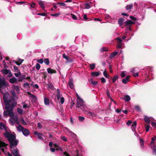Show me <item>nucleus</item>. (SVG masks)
Returning <instances> with one entry per match:
<instances>
[{
	"mask_svg": "<svg viewBox=\"0 0 156 156\" xmlns=\"http://www.w3.org/2000/svg\"><path fill=\"white\" fill-rule=\"evenodd\" d=\"M36 69L37 70H39L41 67V66L39 63H37L35 66Z\"/></svg>",
	"mask_w": 156,
	"mask_h": 156,
	"instance_id": "09e8293b",
	"label": "nucleus"
},
{
	"mask_svg": "<svg viewBox=\"0 0 156 156\" xmlns=\"http://www.w3.org/2000/svg\"><path fill=\"white\" fill-rule=\"evenodd\" d=\"M115 40L118 41V42L121 43L122 42V40L119 37H117L116 38Z\"/></svg>",
	"mask_w": 156,
	"mask_h": 156,
	"instance_id": "052dcab7",
	"label": "nucleus"
},
{
	"mask_svg": "<svg viewBox=\"0 0 156 156\" xmlns=\"http://www.w3.org/2000/svg\"><path fill=\"white\" fill-rule=\"evenodd\" d=\"M71 15L73 19L75 20H77V17L75 15L73 14L72 13H71Z\"/></svg>",
	"mask_w": 156,
	"mask_h": 156,
	"instance_id": "a18cd8bd",
	"label": "nucleus"
},
{
	"mask_svg": "<svg viewBox=\"0 0 156 156\" xmlns=\"http://www.w3.org/2000/svg\"><path fill=\"white\" fill-rule=\"evenodd\" d=\"M9 82L11 83H14L17 82V79L15 77L10 79L9 80Z\"/></svg>",
	"mask_w": 156,
	"mask_h": 156,
	"instance_id": "2eb2a0df",
	"label": "nucleus"
},
{
	"mask_svg": "<svg viewBox=\"0 0 156 156\" xmlns=\"http://www.w3.org/2000/svg\"><path fill=\"white\" fill-rule=\"evenodd\" d=\"M107 51V49L106 47H103L100 49V51L102 52L105 51Z\"/></svg>",
	"mask_w": 156,
	"mask_h": 156,
	"instance_id": "79ce46f5",
	"label": "nucleus"
},
{
	"mask_svg": "<svg viewBox=\"0 0 156 156\" xmlns=\"http://www.w3.org/2000/svg\"><path fill=\"white\" fill-rule=\"evenodd\" d=\"M1 72L3 74L7 75L9 74V77H11L12 75L10 72V71L9 70H8L5 69H3L1 70Z\"/></svg>",
	"mask_w": 156,
	"mask_h": 156,
	"instance_id": "6e6552de",
	"label": "nucleus"
},
{
	"mask_svg": "<svg viewBox=\"0 0 156 156\" xmlns=\"http://www.w3.org/2000/svg\"><path fill=\"white\" fill-rule=\"evenodd\" d=\"M91 76H94V77H97L99 75L100 73H99L97 72H93L91 73Z\"/></svg>",
	"mask_w": 156,
	"mask_h": 156,
	"instance_id": "5701e85b",
	"label": "nucleus"
},
{
	"mask_svg": "<svg viewBox=\"0 0 156 156\" xmlns=\"http://www.w3.org/2000/svg\"><path fill=\"white\" fill-rule=\"evenodd\" d=\"M117 17L116 15H113L112 16H111L110 19V23L112 24H115L116 23Z\"/></svg>",
	"mask_w": 156,
	"mask_h": 156,
	"instance_id": "1a4fd4ad",
	"label": "nucleus"
},
{
	"mask_svg": "<svg viewBox=\"0 0 156 156\" xmlns=\"http://www.w3.org/2000/svg\"><path fill=\"white\" fill-rule=\"evenodd\" d=\"M79 120L81 122H83L85 119V118L83 116H79L78 117Z\"/></svg>",
	"mask_w": 156,
	"mask_h": 156,
	"instance_id": "e433bc0d",
	"label": "nucleus"
},
{
	"mask_svg": "<svg viewBox=\"0 0 156 156\" xmlns=\"http://www.w3.org/2000/svg\"><path fill=\"white\" fill-rule=\"evenodd\" d=\"M28 94L30 95V97L31 98H33V99H36V98L37 97L36 96H35V95L32 94H31L29 92H28Z\"/></svg>",
	"mask_w": 156,
	"mask_h": 156,
	"instance_id": "473e14b6",
	"label": "nucleus"
},
{
	"mask_svg": "<svg viewBox=\"0 0 156 156\" xmlns=\"http://www.w3.org/2000/svg\"><path fill=\"white\" fill-rule=\"evenodd\" d=\"M132 122L131 120H128L126 122V124L128 126H129L131 125Z\"/></svg>",
	"mask_w": 156,
	"mask_h": 156,
	"instance_id": "69168bd1",
	"label": "nucleus"
},
{
	"mask_svg": "<svg viewBox=\"0 0 156 156\" xmlns=\"http://www.w3.org/2000/svg\"><path fill=\"white\" fill-rule=\"evenodd\" d=\"M133 7V4H131L127 5L126 7V8L127 10H131L132 8Z\"/></svg>",
	"mask_w": 156,
	"mask_h": 156,
	"instance_id": "393cba45",
	"label": "nucleus"
},
{
	"mask_svg": "<svg viewBox=\"0 0 156 156\" xmlns=\"http://www.w3.org/2000/svg\"><path fill=\"white\" fill-rule=\"evenodd\" d=\"M56 150H60L61 151H63V149L61 147H59L58 146H56Z\"/></svg>",
	"mask_w": 156,
	"mask_h": 156,
	"instance_id": "603ef678",
	"label": "nucleus"
},
{
	"mask_svg": "<svg viewBox=\"0 0 156 156\" xmlns=\"http://www.w3.org/2000/svg\"><path fill=\"white\" fill-rule=\"evenodd\" d=\"M136 121L134 122L131 126V129L132 131L135 132L136 128Z\"/></svg>",
	"mask_w": 156,
	"mask_h": 156,
	"instance_id": "4468645a",
	"label": "nucleus"
},
{
	"mask_svg": "<svg viewBox=\"0 0 156 156\" xmlns=\"http://www.w3.org/2000/svg\"><path fill=\"white\" fill-rule=\"evenodd\" d=\"M124 100L126 101H129L130 100V98L128 95H126L124 98Z\"/></svg>",
	"mask_w": 156,
	"mask_h": 156,
	"instance_id": "cd10ccee",
	"label": "nucleus"
},
{
	"mask_svg": "<svg viewBox=\"0 0 156 156\" xmlns=\"http://www.w3.org/2000/svg\"><path fill=\"white\" fill-rule=\"evenodd\" d=\"M151 138V141L150 144V147L152 150V153L154 155L156 156V137Z\"/></svg>",
	"mask_w": 156,
	"mask_h": 156,
	"instance_id": "20e7f679",
	"label": "nucleus"
},
{
	"mask_svg": "<svg viewBox=\"0 0 156 156\" xmlns=\"http://www.w3.org/2000/svg\"><path fill=\"white\" fill-rule=\"evenodd\" d=\"M57 4L62 6H65L66 5L63 2H58Z\"/></svg>",
	"mask_w": 156,
	"mask_h": 156,
	"instance_id": "bf43d9fd",
	"label": "nucleus"
},
{
	"mask_svg": "<svg viewBox=\"0 0 156 156\" xmlns=\"http://www.w3.org/2000/svg\"><path fill=\"white\" fill-rule=\"evenodd\" d=\"M0 129H5V130L6 131V132L5 133H6L7 132H8L6 130L5 126L4 124L2 122L0 123ZM4 134H5V133L4 134Z\"/></svg>",
	"mask_w": 156,
	"mask_h": 156,
	"instance_id": "a211bd4d",
	"label": "nucleus"
},
{
	"mask_svg": "<svg viewBox=\"0 0 156 156\" xmlns=\"http://www.w3.org/2000/svg\"><path fill=\"white\" fill-rule=\"evenodd\" d=\"M44 63L47 65H48L49 64V59L48 58H45L44 60Z\"/></svg>",
	"mask_w": 156,
	"mask_h": 156,
	"instance_id": "ea45409f",
	"label": "nucleus"
},
{
	"mask_svg": "<svg viewBox=\"0 0 156 156\" xmlns=\"http://www.w3.org/2000/svg\"><path fill=\"white\" fill-rule=\"evenodd\" d=\"M123 21L124 20L122 18H120L118 20V23L120 26H121L122 25Z\"/></svg>",
	"mask_w": 156,
	"mask_h": 156,
	"instance_id": "c85d7f7f",
	"label": "nucleus"
},
{
	"mask_svg": "<svg viewBox=\"0 0 156 156\" xmlns=\"http://www.w3.org/2000/svg\"><path fill=\"white\" fill-rule=\"evenodd\" d=\"M23 86L25 87H30V85L28 83H26L23 84Z\"/></svg>",
	"mask_w": 156,
	"mask_h": 156,
	"instance_id": "4d7b16f0",
	"label": "nucleus"
},
{
	"mask_svg": "<svg viewBox=\"0 0 156 156\" xmlns=\"http://www.w3.org/2000/svg\"><path fill=\"white\" fill-rule=\"evenodd\" d=\"M140 144L141 147L142 148H143L144 147V141L142 139H141L140 140Z\"/></svg>",
	"mask_w": 156,
	"mask_h": 156,
	"instance_id": "58836bf2",
	"label": "nucleus"
},
{
	"mask_svg": "<svg viewBox=\"0 0 156 156\" xmlns=\"http://www.w3.org/2000/svg\"><path fill=\"white\" fill-rule=\"evenodd\" d=\"M126 72L125 71H123L121 72V76L122 77H124L126 75Z\"/></svg>",
	"mask_w": 156,
	"mask_h": 156,
	"instance_id": "4c0bfd02",
	"label": "nucleus"
},
{
	"mask_svg": "<svg viewBox=\"0 0 156 156\" xmlns=\"http://www.w3.org/2000/svg\"><path fill=\"white\" fill-rule=\"evenodd\" d=\"M38 3L40 6L43 9H44L45 6L43 2L41 0H39L38 1Z\"/></svg>",
	"mask_w": 156,
	"mask_h": 156,
	"instance_id": "aec40b11",
	"label": "nucleus"
},
{
	"mask_svg": "<svg viewBox=\"0 0 156 156\" xmlns=\"http://www.w3.org/2000/svg\"><path fill=\"white\" fill-rule=\"evenodd\" d=\"M145 130L146 132H147L149 131V128L150 127V125H146L145 126Z\"/></svg>",
	"mask_w": 156,
	"mask_h": 156,
	"instance_id": "de8ad7c7",
	"label": "nucleus"
},
{
	"mask_svg": "<svg viewBox=\"0 0 156 156\" xmlns=\"http://www.w3.org/2000/svg\"><path fill=\"white\" fill-rule=\"evenodd\" d=\"M44 103L45 105H48L49 104V99L47 97L44 98Z\"/></svg>",
	"mask_w": 156,
	"mask_h": 156,
	"instance_id": "a878e982",
	"label": "nucleus"
},
{
	"mask_svg": "<svg viewBox=\"0 0 156 156\" xmlns=\"http://www.w3.org/2000/svg\"><path fill=\"white\" fill-rule=\"evenodd\" d=\"M90 82L93 86H94L98 84V83L97 81H93L92 79L90 80Z\"/></svg>",
	"mask_w": 156,
	"mask_h": 156,
	"instance_id": "7c9ffc66",
	"label": "nucleus"
},
{
	"mask_svg": "<svg viewBox=\"0 0 156 156\" xmlns=\"http://www.w3.org/2000/svg\"><path fill=\"white\" fill-rule=\"evenodd\" d=\"M85 6L86 9H89L90 8V5L88 3H86L85 4Z\"/></svg>",
	"mask_w": 156,
	"mask_h": 156,
	"instance_id": "49530a36",
	"label": "nucleus"
},
{
	"mask_svg": "<svg viewBox=\"0 0 156 156\" xmlns=\"http://www.w3.org/2000/svg\"><path fill=\"white\" fill-rule=\"evenodd\" d=\"M95 64L94 63H92L90 65V68L91 70H93L95 68Z\"/></svg>",
	"mask_w": 156,
	"mask_h": 156,
	"instance_id": "c9c22d12",
	"label": "nucleus"
},
{
	"mask_svg": "<svg viewBox=\"0 0 156 156\" xmlns=\"http://www.w3.org/2000/svg\"><path fill=\"white\" fill-rule=\"evenodd\" d=\"M61 138L64 141H66L67 140V138L64 136H61Z\"/></svg>",
	"mask_w": 156,
	"mask_h": 156,
	"instance_id": "8fccbe9b",
	"label": "nucleus"
},
{
	"mask_svg": "<svg viewBox=\"0 0 156 156\" xmlns=\"http://www.w3.org/2000/svg\"><path fill=\"white\" fill-rule=\"evenodd\" d=\"M25 79V77L24 76L22 75L20 76L19 77V81H22L23 80Z\"/></svg>",
	"mask_w": 156,
	"mask_h": 156,
	"instance_id": "37998d69",
	"label": "nucleus"
},
{
	"mask_svg": "<svg viewBox=\"0 0 156 156\" xmlns=\"http://www.w3.org/2000/svg\"><path fill=\"white\" fill-rule=\"evenodd\" d=\"M103 75H104V76L106 78H108V75L107 73V72H106V70H105L104 72H103Z\"/></svg>",
	"mask_w": 156,
	"mask_h": 156,
	"instance_id": "0e129e2a",
	"label": "nucleus"
},
{
	"mask_svg": "<svg viewBox=\"0 0 156 156\" xmlns=\"http://www.w3.org/2000/svg\"><path fill=\"white\" fill-rule=\"evenodd\" d=\"M5 137L7 138L10 144L11 151L14 156H17L20 154L19 151L16 146L18 143V141L16 139L15 134L9 133L7 132L4 134Z\"/></svg>",
	"mask_w": 156,
	"mask_h": 156,
	"instance_id": "f03ea898",
	"label": "nucleus"
},
{
	"mask_svg": "<svg viewBox=\"0 0 156 156\" xmlns=\"http://www.w3.org/2000/svg\"><path fill=\"white\" fill-rule=\"evenodd\" d=\"M122 42L119 43L118 42L117 44V47L118 48H122Z\"/></svg>",
	"mask_w": 156,
	"mask_h": 156,
	"instance_id": "f704fd0d",
	"label": "nucleus"
},
{
	"mask_svg": "<svg viewBox=\"0 0 156 156\" xmlns=\"http://www.w3.org/2000/svg\"><path fill=\"white\" fill-rule=\"evenodd\" d=\"M69 87L72 89H73L74 87L73 83V80L71 79L69 80Z\"/></svg>",
	"mask_w": 156,
	"mask_h": 156,
	"instance_id": "4be33fe9",
	"label": "nucleus"
},
{
	"mask_svg": "<svg viewBox=\"0 0 156 156\" xmlns=\"http://www.w3.org/2000/svg\"><path fill=\"white\" fill-rule=\"evenodd\" d=\"M13 89L14 90H15L17 93H19L20 92V89L17 86H14L13 87Z\"/></svg>",
	"mask_w": 156,
	"mask_h": 156,
	"instance_id": "bb28decb",
	"label": "nucleus"
},
{
	"mask_svg": "<svg viewBox=\"0 0 156 156\" xmlns=\"http://www.w3.org/2000/svg\"><path fill=\"white\" fill-rule=\"evenodd\" d=\"M104 16L105 17V19L107 20L110 19L111 16H110L109 15L105 14H104Z\"/></svg>",
	"mask_w": 156,
	"mask_h": 156,
	"instance_id": "3c124183",
	"label": "nucleus"
},
{
	"mask_svg": "<svg viewBox=\"0 0 156 156\" xmlns=\"http://www.w3.org/2000/svg\"><path fill=\"white\" fill-rule=\"evenodd\" d=\"M118 53V51H114V52H112L111 55L109 56V58H110L112 59L115 56L117 55Z\"/></svg>",
	"mask_w": 156,
	"mask_h": 156,
	"instance_id": "6ab92c4d",
	"label": "nucleus"
},
{
	"mask_svg": "<svg viewBox=\"0 0 156 156\" xmlns=\"http://www.w3.org/2000/svg\"><path fill=\"white\" fill-rule=\"evenodd\" d=\"M13 71L15 72H18L20 71V70L18 69V67L16 66H13Z\"/></svg>",
	"mask_w": 156,
	"mask_h": 156,
	"instance_id": "2f4dec72",
	"label": "nucleus"
},
{
	"mask_svg": "<svg viewBox=\"0 0 156 156\" xmlns=\"http://www.w3.org/2000/svg\"><path fill=\"white\" fill-rule=\"evenodd\" d=\"M84 113L87 114V115H88L89 116H91L94 114V112H90L87 111V110H85V109L83 111Z\"/></svg>",
	"mask_w": 156,
	"mask_h": 156,
	"instance_id": "f3484780",
	"label": "nucleus"
},
{
	"mask_svg": "<svg viewBox=\"0 0 156 156\" xmlns=\"http://www.w3.org/2000/svg\"><path fill=\"white\" fill-rule=\"evenodd\" d=\"M151 117L149 118L147 116H145L144 118V120L147 123L149 124L150 122V118Z\"/></svg>",
	"mask_w": 156,
	"mask_h": 156,
	"instance_id": "b1692460",
	"label": "nucleus"
},
{
	"mask_svg": "<svg viewBox=\"0 0 156 156\" xmlns=\"http://www.w3.org/2000/svg\"><path fill=\"white\" fill-rule=\"evenodd\" d=\"M59 99L60 100V102L62 104H63L65 101L64 98L63 97H62Z\"/></svg>",
	"mask_w": 156,
	"mask_h": 156,
	"instance_id": "864d4df0",
	"label": "nucleus"
},
{
	"mask_svg": "<svg viewBox=\"0 0 156 156\" xmlns=\"http://www.w3.org/2000/svg\"><path fill=\"white\" fill-rule=\"evenodd\" d=\"M20 121L21 122L22 124L23 125H27V123H26V122L25 121L24 119H21L20 120Z\"/></svg>",
	"mask_w": 156,
	"mask_h": 156,
	"instance_id": "c03bdc74",
	"label": "nucleus"
},
{
	"mask_svg": "<svg viewBox=\"0 0 156 156\" xmlns=\"http://www.w3.org/2000/svg\"><path fill=\"white\" fill-rule=\"evenodd\" d=\"M6 84L4 78H1L0 75V86L2 87L5 86Z\"/></svg>",
	"mask_w": 156,
	"mask_h": 156,
	"instance_id": "9b49d317",
	"label": "nucleus"
},
{
	"mask_svg": "<svg viewBox=\"0 0 156 156\" xmlns=\"http://www.w3.org/2000/svg\"><path fill=\"white\" fill-rule=\"evenodd\" d=\"M106 95H107V97L108 98H111V97L110 96L108 89H107L106 90Z\"/></svg>",
	"mask_w": 156,
	"mask_h": 156,
	"instance_id": "a19ab883",
	"label": "nucleus"
},
{
	"mask_svg": "<svg viewBox=\"0 0 156 156\" xmlns=\"http://www.w3.org/2000/svg\"><path fill=\"white\" fill-rule=\"evenodd\" d=\"M151 125L153 127L155 128H156V123L155 122H151Z\"/></svg>",
	"mask_w": 156,
	"mask_h": 156,
	"instance_id": "774afa93",
	"label": "nucleus"
},
{
	"mask_svg": "<svg viewBox=\"0 0 156 156\" xmlns=\"http://www.w3.org/2000/svg\"><path fill=\"white\" fill-rule=\"evenodd\" d=\"M34 134L35 135H37L39 139H41V140H43V137L44 136L42 134L36 131H35L34 132Z\"/></svg>",
	"mask_w": 156,
	"mask_h": 156,
	"instance_id": "ddd939ff",
	"label": "nucleus"
},
{
	"mask_svg": "<svg viewBox=\"0 0 156 156\" xmlns=\"http://www.w3.org/2000/svg\"><path fill=\"white\" fill-rule=\"evenodd\" d=\"M60 15V13L58 12L56 14H51V16H55V17H57L58 16H59Z\"/></svg>",
	"mask_w": 156,
	"mask_h": 156,
	"instance_id": "6e6d98bb",
	"label": "nucleus"
},
{
	"mask_svg": "<svg viewBox=\"0 0 156 156\" xmlns=\"http://www.w3.org/2000/svg\"><path fill=\"white\" fill-rule=\"evenodd\" d=\"M11 117V118L9 119V121L12 125H13L15 123H16L18 125H19V121L17 115H13Z\"/></svg>",
	"mask_w": 156,
	"mask_h": 156,
	"instance_id": "0eeeda50",
	"label": "nucleus"
},
{
	"mask_svg": "<svg viewBox=\"0 0 156 156\" xmlns=\"http://www.w3.org/2000/svg\"><path fill=\"white\" fill-rule=\"evenodd\" d=\"M137 69H138V68H134L131 69V70L130 71V72L133 73H136V70Z\"/></svg>",
	"mask_w": 156,
	"mask_h": 156,
	"instance_id": "e2e57ef3",
	"label": "nucleus"
},
{
	"mask_svg": "<svg viewBox=\"0 0 156 156\" xmlns=\"http://www.w3.org/2000/svg\"><path fill=\"white\" fill-rule=\"evenodd\" d=\"M17 130L19 132H22L23 135L25 136H28L30 133L28 129L24 128L20 125H19L16 126Z\"/></svg>",
	"mask_w": 156,
	"mask_h": 156,
	"instance_id": "39448f33",
	"label": "nucleus"
},
{
	"mask_svg": "<svg viewBox=\"0 0 156 156\" xmlns=\"http://www.w3.org/2000/svg\"><path fill=\"white\" fill-rule=\"evenodd\" d=\"M76 156H82V155L79 153L78 151H76L75 153Z\"/></svg>",
	"mask_w": 156,
	"mask_h": 156,
	"instance_id": "338daca9",
	"label": "nucleus"
},
{
	"mask_svg": "<svg viewBox=\"0 0 156 156\" xmlns=\"http://www.w3.org/2000/svg\"><path fill=\"white\" fill-rule=\"evenodd\" d=\"M62 57L63 58L66 60V62H73V59L70 58L69 56H66L65 54H63L62 55Z\"/></svg>",
	"mask_w": 156,
	"mask_h": 156,
	"instance_id": "f8f14e48",
	"label": "nucleus"
},
{
	"mask_svg": "<svg viewBox=\"0 0 156 156\" xmlns=\"http://www.w3.org/2000/svg\"><path fill=\"white\" fill-rule=\"evenodd\" d=\"M64 130L69 136L71 137L72 138L74 139L75 140H77L76 135L74 133L71 131L68 128L65 127Z\"/></svg>",
	"mask_w": 156,
	"mask_h": 156,
	"instance_id": "423d86ee",
	"label": "nucleus"
},
{
	"mask_svg": "<svg viewBox=\"0 0 156 156\" xmlns=\"http://www.w3.org/2000/svg\"><path fill=\"white\" fill-rule=\"evenodd\" d=\"M21 73L20 71L18 72L17 73H14V75L16 77H18L19 76L21 75Z\"/></svg>",
	"mask_w": 156,
	"mask_h": 156,
	"instance_id": "13d9d810",
	"label": "nucleus"
},
{
	"mask_svg": "<svg viewBox=\"0 0 156 156\" xmlns=\"http://www.w3.org/2000/svg\"><path fill=\"white\" fill-rule=\"evenodd\" d=\"M77 98L78 101H77L76 108L80 111V110H82L83 111L85 109L86 106L84 104V102L83 99L81 98L77 94H76Z\"/></svg>",
	"mask_w": 156,
	"mask_h": 156,
	"instance_id": "7ed1b4c3",
	"label": "nucleus"
},
{
	"mask_svg": "<svg viewBox=\"0 0 156 156\" xmlns=\"http://www.w3.org/2000/svg\"><path fill=\"white\" fill-rule=\"evenodd\" d=\"M11 93L12 96L14 97L16 96L15 92L14 90H11Z\"/></svg>",
	"mask_w": 156,
	"mask_h": 156,
	"instance_id": "680f3d73",
	"label": "nucleus"
},
{
	"mask_svg": "<svg viewBox=\"0 0 156 156\" xmlns=\"http://www.w3.org/2000/svg\"><path fill=\"white\" fill-rule=\"evenodd\" d=\"M17 111L20 114H22L23 112V109L20 108H18L17 109Z\"/></svg>",
	"mask_w": 156,
	"mask_h": 156,
	"instance_id": "72a5a7b5",
	"label": "nucleus"
},
{
	"mask_svg": "<svg viewBox=\"0 0 156 156\" xmlns=\"http://www.w3.org/2000/svg\"><path fill=\"white\" fill-rule=\"evenodd\" d=\"M3 97L4 102L5 103V108L7 109L4 112V115L5 116L9 115L10 117H12L13 115V108L16 105V103L15 101H13L10 105L12 100L10 98V96L9 94H4Z\"/></svg>",
	"mask_w": 156,
	"mask_h": 156,
	"instance_id": "f257e3e1",
	"label": "nucleus"
},
{
	"mask_svg": "<svg viewBox=\"0 0 156 156\" xmlns=\"http://www.w3.org/2000/svg\"><path fill=\"white\" fill-rule=\"evenodd\" d=\"M47 71L48 73L50 74H52L56 73V71L55 70L52 69L50 68H48Z\"/></svg>",
	"mask_w": 156,
	"mask_h": 156,
	"instance_id": "dca6fc26",
	"label": "nucleus"
},
{
	"mask_svg": "<svg viewBox=\"0 0 156 156\" xmlns=\"http://www.w3.org/2000/svg\"><path fill=\"white\" fill-rule=\"evenodd\" d=\"M129 77L130 76H127L126 77L125 79H123L122 80V83L125 84L127 83V82L129 81Z\"/></svg>",
	"mask_w": 156,
	"mask_h": 156,
	"instance_id": "412c9836",
	"label": "nucleus"
},
{
	"mask_svg": "<svg viewBox=\"0 0 156 156\" xmlns=\"http://www.w3.org/2000/svg\"><path fill=\"white\" fill-rule=\"evenodd\" d=\"M149 69L150 70V72L149 73V76H151V75H152V73H151L153 70V68H152L149 67H148Z\"/></svg>",
	"mask_w": 156,
	"mask_h": 156,
	"instance_id": "5fc2aeb1",
	"label": "nucleus"
},
{
	"mask_svg": "<svg viewBox=\"0 0 156 156\" xmlns=\"http://www.w3.org/2000/svg\"><path fill=\"white\" fill-rule=\"evenodd\" d=\"M119 78V76L118 75H115L113 77L112 79V82L114 83Z\"/></svg>",
	"mask_w": 156,
	"mask_h": 156,
	"instance_id": "c756f323",
	"label": "nucleus"
},
{
	"mask_svg": "<svg viewBox=\"0 0 156 156\" xmlns=\"http://www.w3.org/2000/svg\"><path fill=\"white\" fill-rule=\"evenodd\" d=\"M134 22H133L131 20H129L125 22V24L127 27L129 28V30H130L131 25L132 24H134Z\"/></svg>",
	"mask_w": 156,
	"mask_h": 156,
	"instance_id": "9d476101",
	"label": "nucleus"
}]
</instances>
